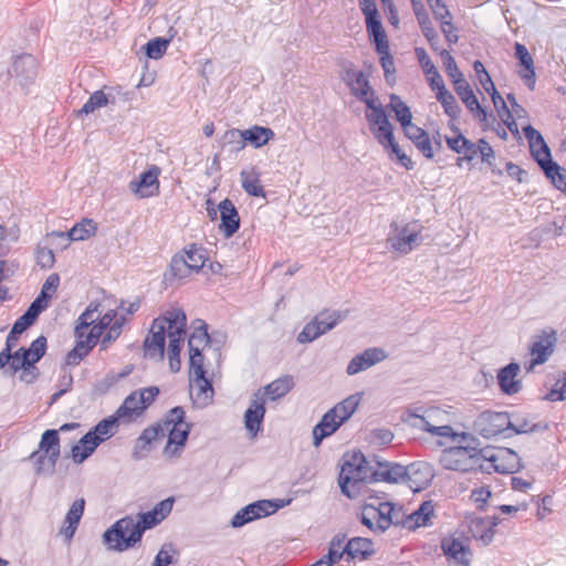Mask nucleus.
Returning a JSON list of instances; mask_svg holds the SVG:
<instances>
[{
  "label": "nucleus",
  "mask_w": 566,
  "mask_h": 566,
  "mask_svg": "<svg viewBox=\"0 0 566 566\" xmlns=\"http://www.w3.org/2000/svg\"><path fill=\"white\" fill-rule=\"evenodd\" d=\"M191 271L192 270L186 262L185 255L178 253L171 258L169 270L165 273V280H181L187 277Z\"/></svg>",
  "instance_id": "obj_47"
},
{
  "label": "nucleus",
  "mask_w": 566,
  "mask_h": 566,
  "mask_svg": "<svg viewBox=\"0 0 566 566\" xmlns=\"http://www.w3.org/2000/svg\"><path fill=\"white\" fill-rule=\"evenodd\" d=\"M453 85L455 93L469 111H473V106L478 107L479 101L474 95L473 90L464 78L461 81H454Z\"/></svg>",
  "instance_id": "obj_55"
},
{
  "label": "nucleus",
  "mask_w": 566,
  "mask_h": 566,
  "mask_svg": "<svg viewBox=\"0 0 566 566\" xmlns=\"http://www.w3.org/2000/svg\"><path fill=\"white\" fill-rule=\"evenodd\" d=\"M423 238L420 231L406 224L400 228L392 229V234L387 239L388 247L399 252L400 254H408L415 248L419 247Z\"/></svg>",
  "instance_id": "obj_13"
},
{
  "label": "nucleus",
  "mask_w": 566,
  "mask_h": 566,
  "mask_svg": "<svg viewBox=\"0 0 566 566\" xmlns=\"http://www.w3.org/2000/svg\"><path fill=\"white\" fill-rule=\"evenodd\" d=\"M420 463L423 464L426 468H419V470H417L415 474L406 475V483H408L409 486L415 491L422 489V486L428 484V482L432 478L429 464L426 462Z\"/></svg>",
  "instance_id": "obj_59"
},
{
  "label": "nucleus",
  "mask_w": 566,
  "mask_h": 566,
  "mask_svg": "<svg viewBox=\"0 0 566 566\" xmlns=\"http://www.w3.org/2000/svg\"><path fill=\"white\" fill-rule=\"evenodd\" d=\"M548 429L547 423H533L531 424L530 421L525 418H516L515 421L512 420V427L507 428V431H511V433L505 434V438L511 437L512 434H523V433H531V432H538V431H545Z\"/></svg>",
  "instance_id": "obj_52"
},
{
  "label": "nucleus",
  "mask_w": 566,
  "mask_h": 566,
  "mask_svg": "<svg viewBox=\"0 0 566 566\" xmlns=\"http://www.w3.org/2000/svg\"><path fill=\"white\" fill-rule=\"evenodd\" d=\"M274 137V132L269 127L252 126L249 129L243 130L244 145L250 143L255 148H260L269 143Z\"/></svg>",
  "instance_id": "obj_39"
},
{
  "label": "nucleus",
  "mask_w": 566,
  "mask_h": 566,
  "mask_svg": "<svg viewBox=\"0 0 566 566\" xmlns=\"http://www.w3.org/2000/svg\"><path fill=\"white\" fill-rule=\"evenodd\" d=\"M431 515H433V505L430 501L422 502L420 506L407 517L403 525L409 530L426 526Z\"/></svg>",
  "instance_id": "obj_40"
},
{
  "label": "nucleus",
  "mask_w": 566,
  "mask_h": 566,
  "mask_svg": "<svg viewBox=\"0 0 566 566\" xmlns=\"http://www.w3.org/2000/svg\"><path fill=\"white\" fill-rule=\"evenodd\" d=\"M48 340L46 337L41 335L35 338L29 347H20L14 352L15 360H24L29 365V361L39 363L46 353Z\"/></svg>",
  "instance_id": "obj_33"
},
{
  "label": "nucleus",
  "mask_w": 566,
  "mask_h": 566,
  "mask_svg": "<svg viewBox=\"0 0 566 566\" xmlns=\"http://www.w3.org/2000/svg\"><path fill=\"white\" fill-rule=\"evenodd\" d=\"M483 461L490 463L489 468L501 474H512L523 469L518 454L509 448L493 449L486 447L482 454Z\"/></svg>",
  "instance_id": "obj_7"
},
{
  "label": "nucleus",
  "mask_w": 566,
  "mask_h": 566,
  "mask_svg": "<svg viewBox=\"0 0 566 566\" xmlns=\"http://www.w3.org/2000/svg\"><path fill=\"white\" fill-rule=\"evenodd\" d=\"M24 360H15L10 363V367L6 373L14 375L20 371L19 379L27 384H34L40 377V369L36 367V363L29 361V365Z\"/></svg>",
  "instance_id": "obj_37"
},
{
  "label": "nucleus",
  "mask_w": 566,
  "mask_h": 566,
  "mask_svg": "<svg viewBox=\"0 0 566 566\" xmlns=\"http://www.w3.org/2000/svg\"><path fill=\"white\" fill-rule=\"evenodd\" d=\"M501 523L499 516L491 520L484 517H475L471 522V532L473 536L481 541L484 545H489L494 537L495 527Z\"/></svg>",
  "instance_id": "obj_29"
},
{
  "label": "nucleus",
  "mask_w": 566,
  "mask_h": 566,
  "mask_svg": "<svg viewBox=\"0 0 566 566\" xmlns=\"http://www.w3.org/2000/svg\"><path fill=\"white\" fill-rule=\"evenodd\" d=\"M8 78L14 80L22 88L32 84L38 76V61L29 53L18 54L12 57V63L7 71Z\"/></svg>",
  "instance_id": "obj_11"
},
{
  "label": "nucleus",
  "mask_w": 566,
  "mask_h": 566,
  "mask_svg": "<svg viewBox=\"0 0 566 566\" xmlns=\"http://www.w3.org/2000/svg\"><path fill=\"white\" fill-rule=\"evenodd\" d=\"M98 304L91 303L86 310L80 315L76 322V326L74 329V334L76 338H81L85 336V331L94 324V313L98 308Z\"/></svg>",
  "instance_id": "obj_53"
},
{
  "label": "nucleus",
  "mask_w": 566,
  "mask_h": 566,
  "mask_svg": "<svg viewBox=\"0 0 566 566\" xmlns=\"http://www.w3.org/2000/svg\"><path fill=\"white\" fill-rule=\"evenodd\" d=\"M114 102L115 98L111 94H106L103 90L95 91L82 108L77 111V116L88 115L95 109L106 106L109 103L113 104Z\"/></svg>",
  "instance_id": "obj_43"
},
{
  "label": "nucleus",
  "mask_w": 566,
  "mask_h": 566,
  "mask_svg": "<svg viewBox=\"0 0 566 566\" xmlns=\"http://www.w3.org/2000/svg\"><path fill=\"white\" fill-rule=\"evenodd\" d=\"M436 97L450 119L457 120L460 117L462 109L454 95L446 86L440 87V92L436 93Z\"/></svg>",
  "instance_id": "obj_44"
},
{
  "label": "nucleus",
  "mask_w": 566,
  "mask_h": 566,
  "mask_svg": "<svg viewBox=\"0 0 566 566\" xmlns=\"http://www.w3.org/2000/svg\"><path fill=\"white\" fill-rule=\"evenodd\" d=\"M61 455L59 431L55 429L45 430L39 442V449L29 457L34 463V471L38 475H53Z\"/></svg>",
  "instance_id": "obj_4"
},
{
  "label": "nucleus",
  "mask_w": 566,
  "mask_h": 566,
  "mask_svg": "<svg viewBox=\"0 0 566 566\" xmlns=\"http://www.w3.org/2000/svg\"><path fill=\"white\" fill-rule=\"evenodd\" d=\"M412 10L423 35L432 34V23L422 0H410Z\"/></svg>",
  "instance_id": "obj_58"
},
{
  "label": "nucleus",
  "mask_w": 566,
  "mask_h": 566,
  "mask_svg": "<svg viewBox=\"0 0 566 566\" xmlns=\"http://www.w3.org/2000/svg\"><path fill=\"white\" fill-rule=\"evenodd\" d=\"M441 548L443 554L453 559L459 566H470L471 564V551L470 547L464 545L459 538L449 537L443 538L441 542Z\"/></svg>",
  "instance_id": "obj_24"
},
{
  "label": "nucleus",
  "mask_w": 566,
  "mask_h": 566,
  "mask_svg": "<svg viewBox=\"0 0 566 566\" xmlns=\"http://www.w3.org/2000/svg\"><path fill=\"white\" fill-rule=\"evenodd\" d=\"M360 395H350L329 409L313 429L314 446H319L323 439L333 434L356 411Z\"/></svg>",
  "instance_id": "obj_2"
},
{
  "label": "nucleus",
  "mask_w": 566,
  "mask_h": 566,
  "mask_svg": "<svg viewBox=\"0 0 566 566\" xmlns=\"http://www.w3.org/2000/svg\"><path fill=\"white\" fill-rule=\"evenodd\" d=\"M373 461L377 464V469L374 471V481L376 482H406V475L415 474L419 468H426L421 463H410L409 465H402L396 462L381 460L377 455H374Z\"/></svg>",
  "instance_id": "obj_9"
},
{
  "label": "nucleus",
  "mask_w": 566,
  "mask_h": 566,
  "mask_svg": "<svg viewBox=\"0 0 566 566\" xmlns=\"http://www.w3.org/2000/svg\"><path fill=\"white\" fill-rule=\"evenodd\" d=\"M254 520H258V513L253 511V506L250 503L233 515L231 526L234 528L242 527Z\"/></svg>",
  "instance_id": "obj_64"
},
{
  "label": "nucleus",
  "mask_w": 566,
  "mask_h": 566,
  "mask_svg": "<svg viewBox=\"0 0 566 566\" xmlns=\"http://www.w3.org/2000/svg\"><path fill=\"white\" fill-rule=\"evenodd\" d=\"M367 108L370 109V113H366V119L370 125L371 134L385 150H389V147L396 143V140L394 137L392 125L389 122L382 105L375 104Z\"/></svg>",
  "instance_id": "obj_8"
},
{
  "label": "nucleus",
  "mask_w": 566,
  "mask_h": 566,
  "mask_svg": "<svg viewBox=\"0 0 566 566\" xmlns=\"http://www.w3.org/2000/svg\"><path fill=\"white\" fill-rule=\"evenodd\" d=\"M192 328L193 331L188 339V347H197L198 349H203L209 345V333L207 323L202 319H196L192 323Z\"/></svg>",
  "instance_id": "obj_46"
},
{
  "label": "nucleus",
  "mask_w": 566,
  "mask_h": 566,
  "mask_svg": "<svg viewBox=\"0 0 566 566\" xmlns=\"http://www.w3.org/2000/svg\"><path fill=\"white\" fill-rule=\"evenodd\" d=\"M361 463H365V455L361 451L347 453L344 457V463L338 476L340 491L348 499L358 496L357 476L361 473Z\"/></svg>",
  "instance_id": "obj_5"
},
{
  "label": "nucleus",
  "mask_w": 566,
  "mask_h": 566,
  "mask_svg": "<svg viewBox=\"0 0 566 566\" xmlns=\"http://www.w3.org/2000/svg\"><path fill=\"white\" fill-rule=\"evenodd\" d=\"M537 164L543 170L544 175L547 179L551 180V182L566 195V170L565 174H562L563 170L562 167L552 160V157L544 158V159H537Z\"/></svg>",
  "instance_id": "obj_35"
},
{
  "label": "nucleus",
  "mask_w": 566,
  "mask_h": 566,
  "mask_svg": "<svg viewBox=\"0 0 566 566\" xmlns=\"http://www.w3.org/2000/svg\"><path fill=\"white\" fill-rule=\"evenodd\" d=\"M92 346L84 339V337L77 338L76 345L71 349L65 357V364L70 366H76L81 360L86 357L92 350Z\"/></svg>",
  "instance_id": "obj_54"
},
{
  "label": "nucleus",
  "mask_w": 566,
  "mask_h": 566,
  "mask_svg": "<svg viewBox=\"0 0 566 566\" xmlns=\"http://www.w3.org/2000/svg\"><path fill=\"white\" fill-rule=\"evenodd\" d=\"M187 264L195 272H199L208 260L207 250L196 243H191L184 249Z\"/></svg>",
  "instance_id": "obj_41"
},
{
  "label": "nucleus",
  "mask_w": 566,
  "mask_h": 566,
  "mask_svg": "<svg viewBox=\"0 0 566 566\" xmlns=\"http://www.w3.org/2000/svg\"><path fill=\"white\" fill-rule=\"evenodd\" d=\"M156 319L165 321L163 325L169 338H171V335L178 336V338H184L186 335L187 317L182 310L169 311L166 315L159 316Z\"/></svg>",
  "instance_id": "obj_28"
},
{
  "label": "nucleus",
  "mask_w": 566,
  "mask_h": 566,
  "mask_svg": "<svg viewBox=\"0 0 566 566\" xmlns=\"http://www.w3.org/2000/svg\"><path fill=\"white\" fill-rule=\"evenodd\" d=\"M192 424L185 422L168 429V441L164 449L167 457H177L180 454L181 449L185 447Z\"/></svg>",
  "instance_id": "obj_23"
},
{
  "label": "nucleus",
  "mask_w": 566,
  "mask_h": 566,
  "mask_svg": "<svg viewBox=\"0 0 566 566\" xmlns=\"http://www.w3.org/2000/svg\"><path fill=\"white\" fill-rule=\"evenodd\" d=\"M175 503L172 496L157 503L153 510L138 514V522L132 516H125L116 521L103 534V542L108 549L124 552L134 547L142 541L146 530L157 526L171 512Z\"/></svg>",
  "instance_id": "obj_1"
},
{
  "label": "nucleus",
  "mask_w": 566,
  "mask_h": 566,
  "mask_svg": "<svg viewBox=\"0 0 566 566\" xmlns=\"http://www.w3.org/2000/svg\"><path fill=\"white\" fill-rule=\"evenodd\" d=\"M340 66V78L348 87L350 94L367 107L375 105L377 96L369 82L373 65L365 64L366 70H357L352 61H343Z\"/></svg>",
  "instance_id": "obj_3"
},
{
  "label": "nucleus",
  "mask_w": 566,
  "mask_h": 566,
  "mask_svg": "<svg viewBox=\"0 0 566 566\" xmlns=\"http://www.w3.org/2000/svg\"><path fill=\"white\" fill-rule=\"evenodd\" d=\"M359 520L363 525L373 532H378V516L376 505L366 503L361 506Z\"/></svg>",
  "instance_id": "obj_62"
},
{
  "label": "nucleus",
  "mask_w": 566,
  "mask_h": 566,
  "mask_svg": "<svg viewBox=\"0 0 566 566\" xmlns=\"http://www.w3.org/2000/svg\"><path fill=\"white\" fill-rule=\"evenodd\" d=\"M189 376L197 384L200 391L206 394L213 392L212 382L206 377L205 356L202 349L189 348Z\"/></svg>",
  "instance_id": "obj_16"
},
{
  "label": "nucleus",
  "mask_w": 566,
  "mask_h": 566,
  "mask_svg": "<svg viewBox=\"0 0 566 566\" xmlns=\"http://www.w3.org/2000/svg\"><path fill=\"white\" fill-rule=\"evenodd\" d=\"M186 412L182 407L177 406L171 408L165 416V418L157 422V426L163 428L164 433L166 434L168 429L178 424H185Z\"/></svg>",
  "instance_id": "obj_60"
},
{
  "label": "nucleus",
  "mask_w": 566,
  "mask_h": 566,
  "mask_svg": "<svg viewBox=\"0 0 566 566\" xmlns=\"http://www.w3.org/2000/svg\"><path fill=\"white\" fill-rule=\"evenodd\" d=\"M144 411L145 406H142L139 402L137 390L129 394L116 410L117 416L120 417L124 422L133 421L137 417L142 416Z\"/></svg>",
  "instance_id": "obj_36"
},
{
  "label": "nucleus",
  "mask_w": 566,
  "mask_h": 566,
  "mask_svg": "<svg viewBox=\"0 0 566 566\" xmlns=\"http://www.w3.org/2000/svg\"><path fill=\"white\" fill-rule=\"evenodd\" d=\"M390 109L400 123L402 130L412 125V114L409 106L396 94H390Z\"/></svg>",
  "instance_id": "obj_45"
},
{
  "label": "nucleus",
  "mask_w": 566,
  "mask_h": 566,
  "mask_svg": "<svg viewBox=\"0 0 566 566\" xmlns=\"http://www.w3.org/2000/svg\"><path fill=\"white\" fill-rule=\"evenodd\" d=\"M440 56L442 59L443 65L446 67V72L448 76L451 78L452 83L454 84V81H461L463 80V74L459 70L457 62L454 57L450 54L448 50L442 49L440 51Z\"/></svg>",
  "instance_id": "obj_63"
},
{
  "label": "nucleus",
  "mask_w": 566,
  "mask_h": 566,
  "mask_svg": "<svg viewBox=\"0 0 566 566\" xmlns=\"http://www.w3.org/2000/svg\"><path fill=\"white\" fill-rule=\"evenodd\" d=\"M165 436L163 428L157 423L145 428L135 441L133 458L135 460L145 458L151 450V443Z\"/></svg>",
  "instance_id": "obj_22"
},
{
  "label": "nucleus",
  "mask_w": 566,
  "mask_h": 566,
  "mask_svg": "<svg viewBox=\"0 0 566 566\" xmlns=\"http://www.w3.org/2000/svg\"><path fill=\"white\" fill-rule=\"evenodd\" d=\"M520 371L517 363H510L497 373V384L501 390L506 395H515L522 389L521 380L516 379Z\"/></svg>",
  "instance_id": "obj_25"
},
{
  "label": "nucleus",
  "mask_w": 566,
  "mask_h": 566,
  "mask_svg": "<svg viewBox=\"0 0 566 566\" xmlns=\"http://www.w3.org/2000/svg\"><path fill=\"white\" fill-rule=\"evenodd\" d=\"M120 420L123 419L118 417L117 412L115 411L114 415L101 420L96 426L92 428V430L96 436H101L105 440L106 438H109L114 434V430Z\"/></svg>",
  "instance_id": "obj_61"
},
{
  "label": "nucleus",
  "mask_w": 566,
  "mask_h": 566,
  "mask_svg": "<svg viewBox=\"0 0 566 566\" xmlns=\"http://www.w3.org/2000/svg\"><path fill=\"white\" fill-rule=\"evenodd\" d=\"M164 319H154L149 329V335L144 340V349L146 357H156L160 359L165 355L166 331L163 325Z\"/></svg>",
  "instance_id": "obj_18"
},
{
  "label": "nucleus",
  "mask_w": 566,
  "mask_h": 566,
  "mask_svg": "<svg viewBox=\"0 0 566 566\" xmlns=\"http://www.w3.org/2000/svg\"><path fill=\"white\" fill-rule=\"evenodd\" d=\"M220 212L219 230L224 238H232L240 229V216L232 200L226 198L218 205Z\"/></svg>",
  "instance_id": "obj_17"
},
{
  "label": "nucleus",
  "mask_w": 566,
  "mask_h": 566,
  "mask_svg": "<svg viewBox=\"0 0 566 566\" xmlns=\"http://www.w3.org/2000/svg\"><path fill=\"white\" fill-rule=\"evenodd\" d=\"M97 230L96 223L92 219H83L75 223L66 233L53 231L51 235L66 238L70 241H82L94 235Z\"/></svg>",
  "instance_id": "obj_34"
},
{
  "label": "nucleus",
  "mask_w": 566,
  "mask_h": 566,
  "mask_svg": "<svg viewBox=\"0 0 566 566\" xmlns=\"http://www.w3.org/2000/svg\"><path fill=\"white\" fill-rule=\"evenodd\" d=\"M170 39L157 36L149 40L145 45V54L147 57L157 60L160 59L167 51Z\"/></svg>",
  "instance_id": "obj_57"
},
{
  "label": "nucleus",
  "mask_w": 566,
  "mask_h": 566,
  "mask_svg": "<svg viewBox=\"0 0 566 566\" xmlns=\"http://www.w3.org/2000/svg\"><path fill=\"white\" fill-rule=\"evenodd\" d=\"M104 441V438L96 436L91 429L80 441L72 447L71 457L74 463L81 464L90 458L96 448Z\"/></svg>",
  "instance_id": "obj_21"
},
{
  "label": "nucleus",
  "mask_w": 566,
  "mask_h": 566,
  "mask_svg": "<svg viewBox=\"0 0 566 566\" xmlns=\"http://www.w3.org/2000/svg\"><path fill=\"white\" fill-rule=\"evenodd\" d=\"M514 56L518 61L521 69L517 71L518 76L525 85L533 91L536 83V74L534 60L526 46L520 42L514 44Z\"/></svg>",
  "instance_id": "obj_19"
},
{
  "label": "nucleus",
  "mask_w": 566,
  "mask_h": 566,
  "mask_svg": "<svg viewBox=\"0 0 566 566\" xmlns=\"http://www.w3.org/2000/svg\"><path fill=\"white\" fill-rule=\"evenodd\" d=\"M240 177L241 186L248 195L252 197H265V191L261 185L259 174L242 170L240 172Z\"/></svg>",
  "instance_id": "obj_49"
},
{
  "label": "nucleus",
  "mask_w": 566,
  "mask_h": 566,
  "mask_svg": "<svg viewBox=\"0 0 566 566\" xmlns=\"http://www.w3.org/2000/svg\"><path fill=\"white\" fill-rule=\"evenodd\" d=\"M403 134L412 142L423 157L427 159H432L434 157L431 138L423 128L412 124L408 128L403 129Z\"/></svg>",
  "instance_id": "obj_31"
},
{
  "label": "nucleus",
  "mask_w": 566,
  "mask_h": 566,
  "mask_svg": "<svg viewBox=\"0 0 566 566\" xmlns=\"http://www.w3.org/2000/svg\"><path fill=\"white\" fill-rule=\"evenodd\" d=\"M347 560H366L375 554L374 543L366 537H353L345 545Z\"/></svg>",
  "instance_id": "obj_27"
},
{
  "label": "nucleus",
  "mask_w": 566,
  "mask_h": 566,
  "mask_svg": "<svg viewBox=\"0 0 566 566\" xmlns=\"http://www.w3.org/2000/svg\"><path fill=\"white\" fill-rule=\"evenodd\" d=\"M184 338H178L171 335L168 346L169 368L171 373H178L181 368L180 352L182 348Z\"/></svg>",
  "instance_id": "obj_56"
},
{
  "label": "nucleus",
  "mask_w": 566,
  "mask_h": 566,
  "mask_svg": "<svg viewBox=\"0 0 566 566\" xmlns=\"http://www.w3.org/2000/svg\"><path fill=\"white\" fill-rule=\"evenodd\" d=\"M84 497L76 499L71 505L64 518V525L60 530V533L65 537V539L71 541L73 538L78 523L84 514Z\"/></svg>",
  "instance_id": "obj_26"
},
{
  "label": "nucleus",
  "mask_w": 566,
  "mask_h": 566,
  "mask_svg": "<svg viewBox=\"0 0 566 566\" xmlns=\"http://www.w3.org/2000/svg\"><path fill=\"white\" fill-rule=\"evenodd\" d=\"M473 427L482 437L492 438L506 432L512 427V419L509 412L486 410L476 417Z\"/></svg>",
  "instance_id": "obj_10"
},
{
  "label": "nucleus",
  "mask_w": 566,
  "mask_h": 566,
  "mask_svg": "<svg viewBox=\"0 0 566 566\" xmlns=\"http://www.w3.org/2000/svg\"><path fill=\"white\" fill-rule=\"evenodd\" d=\"M221 148H229L230 153H238L242 150L244 145L243 130L232 128L228 129L219 140Z\"/></svg>",
  "instance_id": "obj_51"
},
{
  "label": "nucleus",
  "mask_w": 566,
  "mask_h": 566,
  "mask_svg": "<svg viewBox=\"0 0 566 566\" xmlns=\"http://www.w3.org/2000/svg\"><path fill=\"white\" fill-rule=\"evenodd\" d=\"M345 318V315L339 311H323L318 313L313 321L317 323L322 335L332 331L339 322Z\"/></svg>",
  "instance_id": "obj_50"
},
{
  "label": "nucleus",
  "mask_w": 566,
  "mask_h": 566,
  "mask_svg": "<svg viewBox=\"0 0 566 566\" xmlns=\"http://www.w3.org/2000/svg\"><path fill=\"white\" fill-rule=\"evenodd\" d=\"M523 133L528 142L531 155L536 163L537 159L541 160L552 157L551 149L538 130H536L532 125H526L523 127Z\"/></svg>",
  "instance_id": "obj_30"
},
{
  "label": "nucleus",
  "mask_w": 566,
  "mask_h": 566,
  "mask_svg": "<svg viewBox=\"0 0 566 566\" xmlns=\"http://www.w3.org/2000/svg\"><path fill=\"white\" fill-rule=\"evenodd\" d=\"M376 512L378 516V532L382 533L387 531L390 525H399L400 520L396 518L394 514V504L390 502H381L378 506H376Z\"/></svg>",
  "instance_id": "obj_48"
},
{
  "label": "nucleus",
  "mask_w": 566,
  "mask_h": 566,
  "mask_svg": "<svg viewBox=\"0 0 566 566\" xmlns=\"http://www.w3.org/2000/svg\"><path fill=\"white\" fill-rule=\"evenodd\" d=\"M59 284V274L52 273L51 275H49L42 285L40 294L30 304L29 308L40 315L48 307L49 301L52 297V293L56 292Z\"/></svg>",
  "instance_id": "obj_32"
},
{
  "label": "nucleus",
  "mask_w": 566,
  "mask_h": 566,
  "mask_svg": "<svg viewBox=\"0 0 566 566\" xmlns=\"http://www.w3.org/2000/svg\"><path fill=\"white\" fill-rule=\"evenodd\" d=\"M265 411V400L261 390L259 389L253 394V398L250 402V406L244 412L245 429L253 437H255L261 430Z\"/></svg>",
  "instance_id": "obj_15"
},
{
  "label": "nucleus",
  "mask_w": 566,
  "mask_h": 566,
  "mask_svg": "<svg viewBox=\"0 0 566 566\" xmlns=\"http://www.w3.org/2000/svg\"><path fill=\"white\" fill-rule=\"evenodd\" d=\"M365 22L368 36L375 44V49H384L385 44H389L379 13L365 18Z\"/></svg>",
  "instance_id": "obj_38"
},
{
  "label": "nucleus",
  "mask_w": 566,
  "mask_h": 566,
  "mask_svg": "<svg viewBox=\"0 0 566 566\" xmlns=\"http://www.w3.org/2000/svg\"><path fill=\"white\" fill-rule=\"evenodd\" d=\"M293 386L294 381L292 376H284L266 385L263 388V395H266L271 400H277L284 397L287 392H290Z\"/></svg>",
  "instance_id": "obj_42"
},
{
  "label": "nucleus",
  "mask_w": 566,
  "mask_h": 566,
  "mask_svg": "<svg viewBox=\"0 0 566 566\" xmlns=\"http://www.w3.org/2000/svg\"><path fill=\"white\" fill-rule=\"evenodd\" d=\"M474 449L470 447H450L442 451L440 457L441 465L447 470L471 472L484 470L483 463L471 455Z\"/></svg>",
  "instance_id": "obj_6"
},
{
  "label": "nucleus",
  "mask_w": 566,
  "mask_h": 566,
  "mask_svg": "<svg viewBox=\"0 0 566 566\" xmlns=\"http://www.w3.org/2000/svg\"><path fill=\"white\" fill-rule=\"evenodd\" d=\"M556 342L557 334L552 328L543 329L539 335L535 336L530 346V354L533 358L525 367L526 370L531 371L536 365L544 364L554 353Z\"/></svg>",
  "instance_id": "obj_12"
},
{
  "label": "nucleus",
  "mask_w": 566,
  "mask_h": 566,
  "mask_svg": "<svg viewBox=\"0 0 566 566\" xmlns=\"http://www.w3.org/2000/svg\"><path fill=\"white\" fill-rule=\"evenodd\" d=\"M160 169L157 166H151L146 171L142 172L137 179L129 182V190L139 198H148L159 192L158 176Z\"/></svg>",
  "instance_id": "obj_14"
},
{
  "label": "nucleus",
  "mask_w": 566,
  "mask_h": 566,
  "mask_svg": "<svg viewBox=\"0 0 566 566\" xmlns=\"http://www.w3.org/2000/svg\"><path fill=\"white\" fill-rule=\"evenodd\" d=\"M387 355L384 349L370 347L363 353L354 356L347 365L346 373L349 376L356 375L363 370L370 368L377 363L386 359Z\"/></svg>",
  "instance_id": "obj_20"
}]
</instances>
